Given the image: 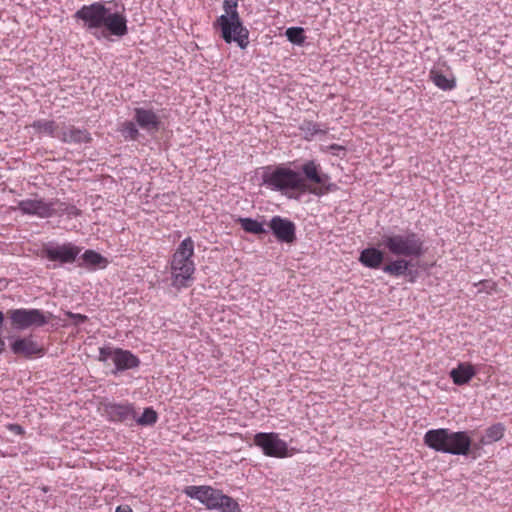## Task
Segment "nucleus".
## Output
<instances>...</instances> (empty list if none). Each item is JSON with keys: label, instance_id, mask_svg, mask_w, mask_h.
I'll return each instance as SVG.
<instances>
[{"label": "nucleus", "instance_id": "20", "mask_svg": "<svg viewBox=\"0 0 512 512\" xmlns=\"http://www.w3.org/2000/svg\"><path fill=\"white\" fill-rule=\"evenodd\" d=\"M429 77L435 86L441 90L450 91L456 87V79L452 74L446 75L440 70L432 69Z\"/></svg>", "mask_w": 512, "mask_h": 512}, {"label": "nucleus", "instance_id": "16", "mask_svg": "<svg viewBox=\"0 0 512 512\" xmlns=\"http://www.w3.org/2000/svg\"><path fill=\"white\" fill-rule=\"evenodd\" d=\"M476 374L477 371L470 362L459 363L457 367L453 368L449 373L453 383L458 386L468 384Z\"/></svg>", "mask_w": 512, "mask_h": 512}, {"label": "nucleus", "instance_id": "30", "mask_svg": "<svg viewBox=\"0 0 512 512\" xmlns=\"http://www.w3.org/2000/svg\"><path fill=\"white\" fill-rule=\"evenodd\" d=\"M67 316L69 318L73 319L74 324H76V325L84 323L88 319L87 316H85V315L72 313V312H67Z\"/></svg>", "mask_w": 512, "mask_h": 512}, {"label": "nucleus", "instance_id": "24", "mask_svg": "<svg viewBox=\"0 0 512 512\" xmlns=\"http://www.w3.org/2000/svg\"><path fill=\"white\" fill-rule=\"evenodd\" d=\"M239 223L245 232L252 234H263L266 232V230L263 228V225L255 219L240 218Z\"/></svg>", "mask_w": 512, "mask_h": 512}, {"label": "nucleus", "instance_id": "4", "mask_svg": "<svg viewBox=\"0 0 512 512\" xmlns=\"http://www.w3.org/2000/svg\"><path fill=\"white\" fill-rule=\"evenodd\" d=\"M424 443L429 448L453 455H468L472 439L467 431H451L447 428L431 429L424 435Z\"/></svg>", "mask_w": 512, "mask_h": 512}, {"label": "nucleus", "instance_id": "25", "mask_svg": "<svg viewBox=\"0 0 512 512\" xmlns=\"http://www.w3.org/2000/svg\"><path fill=\"white\" fill-rule=\"evenodd\" d=\"M83 261L91 266H105L107 263L106 259L94 250H86L82 255Z\"/></svg>", "mask_w": 512, "mask_h": 512}, {"label": "nucleus", "instance_id": "29", "mask_svg": "<svg viewBox=\"0 0 512 512\" xmlns=\"http://www.w3.org/2000/svg\"><path fill=\"white\" fill-rule=\"evenodd\" d=\"M114 354H116V348L111 347H101L99 349V356L98 359L101 362H106L107 360L111 359L114 361Z\"/></svg>", "mask_w": 512, "mask_h": 512}, {"label": "nucleus", "instance_id": "19", "mask_svg": "<svg viewBox=\"0 0 512 512\" xmlns=\"http://www.w3.org/2000/svg\"><path fill=\"white\" fill-rule=\"evenodd\" d=\"M108 413L113 421L126 422L136 419V413L130 404L111 405Z\"/></svg>", "mask_w": 512, "mask_h": 512}, {"label": "nucleus", "instance_id": "12", "mask_svg": "<svg viewBox=\"0 0 512 512\" xmlns=\"http://www.w3.org/2000/svg\"><path fill=\"white\" fill-rule=\"evenodd\" d=\"M11 351L24 358L41 357L45 354V349L32 335L26 337H17L10 344Z\"/></svg>", "mask_w": 512, "mask_h": 512}, {"label": "nucleus", "instance_id": "6", "mask_svg": "<svg viewBox=\"0 0 512 512\" xmlns=\"http://www.w3.org/2000/svg\"><path fill=\"white\" fill-rule=\"evenodd\" d=\"M237 8L238 0H224L223 9L225 14L217 18L215 26L220 27L225 42L231 43L234 41L240 48L245 49L249 44V32L242 25Z\"/></svg>", "mask_w": 512, "mask_h": 512}, {"label": "nucleus", "instance_id": "13", "mask_svg": "<svg viewBox=\"0 0 512 512\" xmlns=\"http://www.w3.org/2000/svg\"><path fill=\"white\" fill-rule=\"evenodd\" d=\"M268 226L278 241L284 243L295 241L296 226L291 220L277 215L271 218Z\"/></svg>", "mask_w": 512, "mask_h": 512}, {"label": "nucleus", "instance_id": "18", "mask_svg": "<svg viewBox=\"0 0 512 512\" xmlns=\"http://www.w3.org/2000/svg\"><path fill=\"white\" fill-rule=\"evenodd\" d=\"M359 261L365 267L378 269L384 261V252L374 247L366 248L360 253Z\"/></svg>", "mask_w": 512, "mask_h": 512}, {"label": "nucleus", "instance_id": "1", "mask_svg": "<svg viewBox=\"0 0 512 512\" xmlns=\"http://www.w3.org/2000/svg\"><path fill=\"white\" fill-rule=\"evenodd\" d=\"M262 184L272 191L296 200L305 194L321 197L337 188L315 160L304 162L300 171L285 164L266 166L263 168Z\"/></svg>", "mask_w": 512, "mask_h": 512}, {"label": "nucleus", "instance_id": "7", "mask_svg": "<svg viewBox=\"0 0 512 512\" xmlns=\"http://www.w3.org/2000/svg\"><path fill=\"white\" fill-rule=\"evenodd\" d=\"M183 492L190 498L196 499L208 509H215L220 512H241L238 502L232 497L225 495L221 490L211 486H187Z\"/></svg>", "mask_w": 512, "mask_h": 512}, {"label": "nucleus", "instance_id": "33", "mask_svg": "<svg viewBox=\"0 0 512 512\" xmlns=\"http://www.w3.org/2000/svg\"><path fill=\"white\" fill-rule=\"evenodd\" d=\"M115 512H133V510L129 505H120Z\"/></svg>", "mask_w": 512, "mask_h": 512}, {"label": "nucleus", "instance_id": "26", "mask_svg": "<svg viewBox=\"0 0 512 512\" xmlns=\"http://www.w3.org/2000/svg\"><path fill=\"white\" fill-rule=\"evenodd\" d=\"M286 37L294 44L302 45L305 42L304 29L301 27H291L286 30Z\"/></svg>", "mask_w": 512, "mask_h": 512}, {"label": "nucleus", "instance_id": "11", "mask_svg": "<svg viewBox=\"0 0 512 512\" xmlns=\"http://www.w3.org/2000/svg\"><path fill=\"white\" fill-rule=\"evenodd\" d=\"M81 252V248L68 242L62 245L48 243L43 245L40 256L59 264H72Z\"/></svg>", "mask_w": 512, "mask_h": 512}, {"label": "nucleus", "instance_id": "3", "mask_svg": "<svg viewBox=\"0 0 512 512\" xmlns=\"http://www.w3.org/2000/svg\"><path fill=\"white\" fill-rule=\"evenodd\" d=\"M194 250L195 244L193 239L187 237L180 242L171 256V285L177 290L188 288L195 279Z\"/></svg>", "mask_w": 512, "mask_h": 512}, {"label": "nucleus", "instance_id": "22", "mask_svg": "<svg viewBox=\"0 0 512 512\" xmlns=\"http://www.w3.org/2000/svg\"><path fill=\"white\" fill-rule=\"evenodd\" d=\"M32 127L39 133H44L53 138H58L61 134V127L53 120L34 121Z\"/></svg>", "mask_w": 512, "mask_h": 512}, {"label": "nucleus", "instance_id": "14", "mask_svg": "<svg viewBox=\"0 0 512 512\" xmlns=\"http://www.w3.org/2000/svg\"><path fill=\"white\" fill-rule=\"evenodd\" d=\"M134 120L148 132L157 131L161 124L159 116L152 109L135 108Z\"/></svg>", "mask_w": 512, "mask_h": 512}, {"label": "nucleus", "instance_id": "10", "mask_svg": "<svg viewBox=\"0 0 512 512\" xmlns=\"http://www.w3.org/2000/svg\"><path fill=\"white\" fill-rule=\"evenodd\" d=\"M7 316L11 326L17 330H24L32 326L40 327L48 323L49 316L39 309H10Z\"/></svg>", "mask_w": 512, "mask_h": 512}, {"label": "nucleus", "instance_id": "17", "mask_svg": "<svg viewBox=\"0 0 512 512\" xmlns=\"http://www.w3.org/2000/svg\"><path fill=\"white\" fill-rule=\"evenodd\" d=\"M113 363L118 371L137 368L140 365V359L128 350L116 348Z\"/></svg>", "mask_w": 512, "mask_h": 512}, {"label": "nucleus", "instance_id": "23", "mask_svg": "<svg viewBox=\"0 0 512 512\" xmlns=\"http://www.w3.org/2000/svg\"><path fill=\"white\" fill-rule=\"evenodd\" d=\"M505 432V427L501 423L494 424L488 427L485 431V435L481 439L482 444H490L499 441Z\"/></svg>", "mask_w": 512, "mask_h": 512}, {"label": "nucleus", "instance_id": "5", "mask_svg": "<svg viewBox=\"0 0 512 512\" xmlns=\"http://www.w3.org/2000/svg\"><path fill=\"white\" fill-rule=\"evenodd\" d=\"M380 246L395 257L419 258L426 252L422 236L411 230L384 234Z\"/></svg>", "mask_w": 512, "mask_h": 512}, {"label": "nucleus", "instance_id": "31", "mask_svg": "<svg viewBox=\"0 0 512 512\" xmlns=\"http://www.w3.org/2000/svg\"><path fill=\"white\" fill-rule=\"evenodd\" d=\"M479 284L483 285L485 289L489 290H495L496 284L494 282L488 281V280H482L479 282Z\"/></svg>", "mask_w": 512, "mask_h": 512}, {"label": "nucleus", "instance_id": "9", "mask_svg": "<svg viewBox=\"0 0 512 512\" xmlns=\"http://www.w3.org/2000/svg\"><path fill=\"white\" fill-rule=\"evenodd\" d=\"M254 444L261 448L264 455L274 458H286L293 455L288 444L275 432H259L254 436Z\"/></svg>", "mask_w": 512, "mask_h": 512}, {"label": "nucleus", "instance_id": "27", "mask_svg": "<svg viewBox=\"0 0 512 512\" xmlns=\"http://www.w3.org/2000/svg\"><path fill=\"white\" fill-rule=\"evenodd\" d=\"M119 130L125 138H129L131 140H136L139 136L137 126L132 121L123 122Z\"/></svg>", "mask_w": 512, "mask_h": 512}, {"label": "nucleus", "instance_id": "32", "mask_svg": "<svg viewBox=\"0 0 512 512\" xmlns=\"http://www.w3.org/2000/svg\"><path fill=\"white\" fill-rule=\"evenodd\" d=\"M10 431L16 433V434H23V429L20 425H17V424H12L10 425L9 427Z\"/></svg>", "mask_w": 512, "mask_h": 512}, {"label": "nucleus", "instance_id": "21", "mask_svg": "<svg viewBox=\"0 0 512 512\" xmlns=\"http://www.w3.org/2000/svg\"><path fill=\"white\" fill-rule=\"evenodd\" d=\"M410 264V261H408L406 258L398 257L397 259L387 263L382 269L386 274L390 276L399 277L406 274Z\"/></svg>", "mask_w": 512, "mask_h": 512}, {"label": "nucleus", "instance_id": "8", "mask_svg": "<svg viewBox=\"0 0 512 512\" xmlns=\"http://www.w3.org/2000/svg\"><path fill=\"white\" fill-rule=\"evenodd\" d=\"M18 209L27 215L40 218H49L55 215L71 213L69 207L58 199L45 201L44 199H25L18 203Z\"/></svg>", "mask_w": 512, "mask_h": 512}, {"label": "nucleus", "instance_id": "2", "mask_svg": "<svg viewBox=\"0 0 512 512\" xmlns=\"http://www.w3.org/2000/svg\"><path fill=\"white\" fill-rule=\"evenodd\" d=\"M74 18L81 20L83 27L98 39L106 37V31L118 37H122L128 32L126 17L118 12L111 13L100 2L82 6L74 14Z\"/></svg>", "mask_w": 512, "mask_h": 512}, {"label": "nucleus", "instance_id": "15", "mask_svg": "<svg viewBox=\"0 0 512 512\" xmlns=\"http://www.w3.org/2000/svg\"><path fill=\"white\" fill-rule=\"evenodd\" d=\"M59 140H61L64 143L82 144L91 142L92 137L86 129H80L72 125H63L61 127V134L59 135Z\"/></svg>", "mask_w": 512, "mask_h": 512}, {"label": "nucleus", "instance_id": "28", "mask_svg": "<svg viewBox=\"0 0 512 512\" xmlns=\"http://www.w3.org/2000/svg\"><path fill=\"white\" fill-rule=\"evenodd\" d=\"M157 418H158V416H157L156 411L153 408L149 407V408H145L141 417L136 419V421L139 425L146 426V425H152V424L156 423Z\"/></svg>", "mask_w": 512, "mask_h": 512}]
</instances>
